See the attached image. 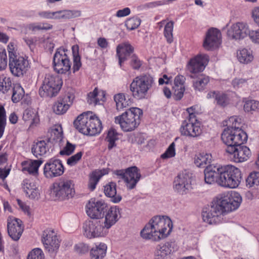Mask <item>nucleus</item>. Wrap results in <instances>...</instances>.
Wrapping results in <instances>:
<instances>
[{"mask_svg":"<svg viewBox=\"0 0 259 259\" xmlns=\"http://www.w3.org/2000/svg\"><path fill=\"white\" fill-rule=\"evenodd\" d=\"M83 234L88 238L104 237L108 233V229L103 223V219H92L83 224Z\"/></svg>","mask_w":259,"mask_h":259,"instance_id":"423d86ee","label":"nucleus"},{"mask_svg":"<svg viewBox=\"0 0 259 259\" xmlns=\"http://www.w3.org/2000/svg\"><path fill=\"white\" fill-rule=\"evenodd\" d=\"M49 141H38L34 142L31 147V152L36 158L45 155L49 150Z\"/></svg>","mask_w":259,"mask_h":259,"instance_id":"cd10ccee","label":"nucleus"},{"mask_svg":"<svg viewBox=\"0 0 259 259\" xmlns=\"http://www.w3.org/2000/svg\"><path fill=\"white\" fill-rule=\"evenodd\" d=\"M134 51V48L128 42L119 45L116 48V54L119 60V64L121 66L122 62L127 59Z\"/></svg>","mask_w":259,"mask_h":259,"instance_id":"a878e982","label":"nucleus"},{"mask_svg":"<svg viewBox=\"0 0 259 259\" xmlns=\"http://www.w3.org/2000/svg\"><path fill=\"white\" fill-rule=\"evenodd\" d=\"M25 193L29 198L32 199L37 200L40 197L39 191L36 185L31 189H29V190H28V191L26 192Z\"/></svg>","mask_w":259,"mask_h":259,"instance_id":"e2e57ef3","label":"nucleus"},{"mask_svg":"<svg viewBox=\"0 0 259 259\" xmlns=\"http://www.w3.org/2000/svg\"><path fill=\"white\" fill-rule=\"evenodd\" d=\"M258 185L259 172L253 171L251 172L246 179V186L248 188H251Z\"/></svg>","mask_w":259,"mask_h":259,"instance_id":"79ce46f5","label":"nucleus"},{"mask_svg":"<svg viewBox=\"0 0 259 259\" xmlns=\"http://www.w3.org/2000/svg\"><path fill=\"white\" fill-rule=\"evenodd\" d=\"M42 242L45 249L51 253H56L60 246V241L53 230H46L44 231Z\"/></svg>","mask_w":259,"mask_h":259,"instance_id":"f3484780","label":"nucleus"},{"mask_svg":"<svg viewBox=\"0 0 259 259\" xmlns=\"http://www.w3.org/2000/svg\"><path fill=\"white\" fill-rule=\"evenodd\" d=\"M174 22L170 21L166 23L164 27V35L166 38L168 43L170 44L173 41L172 31Z\"/></svg>","mask_w":259,"mask_h":259,"instance_id":"c03bdc74","label":"nucleus"},{"mask_svg":"<svg viewBox=\"0 0 259 259\" xmlns=\"http://www.w3.org/2000/svg\"><path fill=\"white\" fill-rule=\"evenodd\" d=\"M172 223L166 216L153 217L141 231V237L145 239L159 241L166 238L171 232Z\"/></svg>","mask_w":259,"mask_h":259,"instance_id":"f03ea898","label":"nucleus"},{"mask_svg":"<svg viewBox=\"0 0 259 259\" xmlns=\"http://www.w3.org/2000/svg\"><path fill=\"white\" fill-rule=\"evenodd\" d=\"M108 206L104 201L91 199L86 205V212L92 219H103Z\"/></svg>","mask_w":259,"mask_h":259,"instance_id":"f8f14e48","label":"nucleus"},{"mask_svg":"<svg viewBox=\"0 0 259 259\" xmlns=\"http://www.w3.org/2000/svg\"><path fill=\"white\" fill-rule=\"evenodd\" d=\"M227 173L229 175V188L234 189L238 187L242 179L240 169L232 165H227Z\"/></svg>","mask_w":259,"mask_h":259,"instance_id":"5701e85b","label":"nucleus"},{"mask_svg":"<svg viewBox=\"0 0 259 259\" xmlns=\"http://www.w3.org/2000/svg\"><path fill=\"white\" fill-rule=\"evenodd\" d=\"M223 213L221 206L214 200L210 207L207 210L203 211L202 215L204 222L209 224H213L221 221Z\"/></svg>","mask_w":259,"mask_h":259,"instance_id":"ddd939ff","label":"nucleus"},{"mask_svg":"<svg viewBox=\"0 0 259 259\" xmlns=\"http://www.w3.org/2000/svg\"><path fill=\"white\" fill-rule=\"evenodd\" d=\"M7 230L9 236L14 241H18L24 231L22 222L13 216L9 217L7 219Z\"/></svg>","mask_w":259,"mask_h":259,"instance_id":"dca6fc26","label":"nucleus"},{"mask_svg":"<svg viewBox=\"0 0 259 259\" xmlns=\"http://www.w3.org/2000/svg\"><path fill=\"white\" fill-rule=\"evenodd\" d=\"M130 65L134 69L138 70L142 65V62L136 55L133 54L131 57Z\"/></svg>","mask_w":259,"mask_h":259,"instance_id":"69168bd1","label":"nucleus"},{"mask_svg":"<svg viewBox=\"0 0 259 259\" xmlns=\"http://www.w3.org/2000/svg\"><path fill=\"white\" fill-rule=\"evenodd\" d=\"M175 147V144L174 142H172L169 146L165 152L161 155V157L163 159H166L175 156L176 155Z\"/></svg>","mask_w":259,"mask_h":259,"instance_id":"6e6d98bb","label":"nucleus"},{"mask_svg":"<svg viewBox=\"0 0 259 259\" xmlns=\"http://www.w3.org/2000/svg\"><path fill=\"white\" fill-rule=\"evenodd\" d=\"M114 99L116 102V109L118 110L125 108L128 105L125 101V96L123 94L119 93L115 95Z\"/></svg>","mask_w":259,"mask_h":259,"instance_id":"49530a36","label":"nucleus"},{"mask_svg":"<svg viewBox=\"0 0 259 259\" xmlns=\"http://www.w3.org/2000/svg\"><path fill=\"white\" fill-rule=\"evenodd\" d=\"M98 90L95 88L93 92H90L88 96V103L89 104L96 105L99 102V99L97 98Z\"/></svg>","mask_w":259,"mask_h":259,"instance_id":"bf43d9fd","label":"nucleus"},{"mask_svg":"<svg viewBox=\"0 0 259 259\" xmlns=\"http://www.w3.org/2000/svg\"><path fill=\"white\" fill-rule=\"evenodd\" d=\"M7 63L6 51L4 48H0V70L6 69L7 66Z\"/></svg>","mask_w":259,"mask_h":259,"instance_id":"603ef678","label":"nucleus"},{"mask_svg":"<svg viewBox=\"0 0 259 259\" xmlns=\"http://www.w3.org/2000/svg\"><path fill=\"white\" fill-rule=\"evenodd\" d=\"M75 250L77 253L83 254L89 251V247L85 243H79L75 246Z\"/></svg>","mask_w":259,"mask_h":259,"instance_id":"0e129e2a","label":"nucleus"},{"mask_svg":"<svg viewBox=\"0 0 259 259\" xmlns=\"http://www.w3.org/2000/svg\"><path fill=\"white\" fill-rule=\"evenodd\" d=\"M53 194L56 199L64 200L72 198L75 194L72 181L68 180H60L54 184Z\"/></svg>","mask_w":259,"mask_h":259,"instance_id":"0eeeda50","label":"nucleus"},{"mask_svg":"<svg viewBox=\"0 0 259 259\" xmlns=\"http://www.w3.org/2000/svg\"><path fill=\"white\" fill-rule=\"evenodd\" d=\"M193 80V86L195 91L199 92L203 91L209 82V77L203 74H201L195 77V75H191Z\"/></svg>","mask_w":259,"mask_h":259,"instance_id":"c756f323","label":"nucleus"},{"mask_svg":"<svg viewBox=\"0 0 259 259\" xmlns=\"http://www.w3.org/2000/svg\"><path fill=\"white\" fill-rule=\"evenodd\" d=\"M209 61V57L207 55H198L191 59L188 65V69L192 73L202 71Z\"/></svg>","mask_w":259,"mask_h":259,"instance_id":"aec40b11","label":"nucleus"},{"mask_svg":"<svg viewBox=\"0 0 259 259\" xmlns=\"http://www.w3.org/2000/svg\"><path fill=\"white\" fill-rule=\"evenodd\" d=\"M83 153L79 152L68 158L67 164L70 166H73L77 164L82 156Z\"/></svg>","mask_w":259,"mask_h":259,"instance_id":"13d9d810","label":"nucleus"},{"mask_svg":"<svg viewBox=\"0 0 259 259\" xmlns=\"http://www.w3.org/2000/svg\"><path fill=\"white\" fill-rule=\"evenodd\" d=\"M42 162L43 161L41 159L23 161L22 163V171H27L29 174L36 176L38 174V168Z\"/></svg>","mask_w":259,"mask_h":259,"instance_id":"bb28decb","label":"nucleus"},{"mask_svg":"<svg viewBox=\"0 0 259 259\" xmlns=\"http://www.w3.org/2000/svg\"><path fill=\"white\" fill-rule=\"evenodd\" d=\"M172 89L174 98L177 100L181 99L183 97L184 92L185 90V87L174 86Z\"/></svg>","mask_w":259,"mask_h":259,"instance_id":"4d7b16f0","label":"nucleus"},{"mask_svg":"<svg viewBox=\"0 0 259 259\" xmlns=\"http://www.w3.org/2000/svg\"><path fill=\"white\" fill-rule=\"evenodd\" d=\"M64 170L60 160L51 159L44 166V174L46 178H52L62 175Z\"/></svg>","mask_w":259,"mask_h":259,"instance_id":"a211bd4d","label":"nucleus"},{"mask_svg":"<svg viewBox=\"0 0 259 259\" xmlns=\"http://www.w3.org/2000/svg\"><path fill=\"white\" fill-rule=\"evenodd\" d=\"M53 108L54 112L56 114L61 115L67 111L69 107L60 99L54 104Z\"/></svg>","mask_w":259,"mask_h":259,"instance_id":"37998d69","label":"nucleus"},{"mask_svg":"<svg viewBox=\"0 0 259 259\" xmlns=\"http://www.w3.org/2000/svg\"><path fill=\"white\" fill-rule=\"evenodd\" d=\"M141 19L137 17H133L127 19L125 22V26L130 30L137 28L141 24Z\"/></svg>","mask_w":259,"mask_h":259,"instance_id":"de8ad7c7","label":"nucleus"},{"mask_svg":"<svg viewBox=\"0 0 259 259\" xmlns=\"http://www.w3.org/2000/svg\"><path fill=\"white\" fill-rule=\"evenodd\" d=\"M63 19H70L81 16V11L78 10H62Z\"/></svg>","mask_w":259,"mask_h":259,"instance_id":"3c124183","label":"nucleus"},{"mask_svg":"<svg viewBox=\"0 0 259 259\" xmlns=\"http://www.w3.org/2000/svg\"><path fill=\"white\" fill-rule=\"evenodd\" d=\"M221 165H208L204 171V181L208 184H217Z\"/></svg>","mask_w":259,"mask_h":259,"instance_id":"393cba45","label":"nucleus"},{"mask_svg":"<svg viewBox=\"0 0 259 259\" xmlns=\"http://www.w3.org/2000/svg\"><path fill=\"white\" fill-rule=\"evenodd\" d=\"M192 174L185 171L179 174L175 178L174 189L181 195L187 194L192 189Z\"/></svg>","mask_w":259,"mask_h":259,"instance_id":"9b49d317","label":"nucleus"},{"mask_svg":"<svg viewBox=\"0 0 259 259\" xmlns=\"http://www.w3.org/2000/svg\"><path fill=\"white\" fill-rule=\"evenodd\" d=\"M72 54L73 57V65L72 67L73 72L78 71L81 66L80 57L78 54V47L73 46L72 47Z\"/></svg>","mask_w":259,"mask_h":259,"instance_id":"58836bf2","label":"nucleus"},{"mask_svg":"<svg viewBox=\"0 0 259 259\" xmlns=\"http://www.w3.org/2000/svg\"><path fill=\"white\" fill-rule=\"evenodd\" d=\"M27 259H45V257L40 249L35 248L29 253Z\"/></svg>","mask_w":259,"mask_h":259,"instance_id":"5fc2aeb1","label":"nucleus"},{"mask_svg":"<svg viewBox=\"0 0 259 259\" xmlns=\"http://www.w3.org/2000/svg\"><path fill=\"white\" fill-rule=\"evenodd\" d=\"M25 193L29 198L32 199L37 200L40 197L39 191L36 185L31 189H29V190H28V191L26 192Z\"/></svg>","mask_w":259,"mask_h":259,"instance_id":"680f3d73","label":"nucleus"},{"mask_svg":"<svg viewBox=\"0 0 259 259\" xmlns=\"http://www.w3.org/2000/svg\"><path fill=\"white\" fill-rule=\"evenodd\" d=\"M104 224L109 230L121 218L120 209L117 206L110 207L107 208L104 215Z\"/></svg>","mask_w":259,"mask_h":259,"instance_id":"412c9836","label":"nucleus"},{"mask_svg":"<svg viewBox=\"0 0 259 259\" xmlns=\"http://www.w3.org/2000/svg\"><path fill=\"white\" fill-rule=\"evenodd\" d=\"M107 246L105 243H101L93 247L90 252L91 259H103L106 255Z\"/></svg>","mask_w":259,"mask_h":259,"instance_id":"473e14b6","label":"nucleus"},{"mask_svg":"<svg viewBox=\"0 0 259 259\" xmlns=\"http://www.w3.org/2000/svg\"><path fill=\"white\" fill-rule=\"evenodd\" d=\"M10 54L9 67L11 73L16 76H22L28 64L27 60L23 57Z\"/></svg>","mask_w":259,"mask_h":259,"instance_id":"4468645a","label":"nucleus"},{"mask_svg":"<svg viewBox=\"0 0 259 259\" xmlns=\"http://www.w3.org/2000/svg\"><path fill=\"white\" fill-rule=\"evenodd\" d=\"M244 109L246 112L258 110L259 102L254 100H247L244 105Z\"/></svg>","mask_w":259,"mask_h":259,"instance_id":"8fccbe9b","label":"nucleus"},{"mask_svg":"<svg viewBox=\"0 0 259 259\" xmlns=\"http://www.w3.org/2000/svg\"><path fill=\"white\" fill-rule=\"evenodd\" d=\"M211 155L208 153H199L196 155L194 159L195 164L199 167H206L211 161Z\"/></svg>","mask_w":259,"mask_h":259,"instance_id":"f704fd0d","label":"nucleus"},{"mask_svg":"<svg viewBox=\"0 0 259 259\" xmlns=\"http://www.w3.org/2000/svg\"><path fill=\"white\" fill-rule=\"evenodd\" d=\"M91 117H92V112L91 111L83 112L80 114L73 122L75 127L80 133L85 135H88L87 132H84V129H89V122L91 121Z\"/></svg>","mask_w":259,"mask_h":259,"instance_id":"b1692460","label":"nucleus"},{"mask_svg":"<svg viewBox=\"0 0 259 259\" xmlns=\"http://www.w3.org/2000/svg\"><path fill=\"white\" fill-rule=\"evenodd\" d=\"M250 32V30L246 23L237 22L232 24L228 30L227 35L232 39L241 40L249 36Z\"/></svg>","mask_w":259,"mask_h":259,"instance_id":"2eb2a0df","label":"nucleus"},{"mask_svg":"<svg viewBox=\"0 0 259 259\" xmlns=\"http://www.w3.org/2000/svg\"><path fill=\"white\" fill-rule=\"evenodd\" d=\"M237 57L238 61L243 64L250 63L253 59L252 51L245 48L237 52Z\"/></svg>","mask_w":259,"mask_h":259,"instance_id":"c9c22d12","label":"nucleus"},{"mask_svg":"<svg viewBox=\"0 0 259 259\" xmlns=\"http://www.w3.org/2000/svg\"><path fill=\"white\" fill-rule=\"evenodd\" d=\"M221 33L217 28L209 29L203 42L204 48L207 50L218 48L221 44Z\"/></svg>","mask_w":259,"mask_h":259,"instance_id":"6ab92c4d","label":"nucleus"},{"mask_svg":"<svg viewBox=\"0 0 259 259\" xmlns=\"http://www.w3.org/2000/svg\"><path fill=\"white\" fill-rule=\"evenodd\" d=\"M23 119L25 121H31L30 127L36 126L39 122V118L37 113L32 109L28 108L24 110Z\"/></svg>","mask_w":259,"mask_h":259,"instance_id":"72a5a7b5","label":"nucleus"},{"mask_svg":"<svg viewBox=\"0 0 259 259\" xmlns=\"http://www.w3.org/2000/svg\"><path fill=\"white\" fill-rule=\"evenodd\" d=\"M89 122V129H84V132H87L89 136H95L100 133L102 130V123L100 120L92 113V117Z\"/></svg>","mask_w":259,"mask_h":259,"instance_id":"c85d7f7f","label":"nucleus"},{"mask_svg":"<svg viewBox=\"0 0 259 259\" xmlns=\"http://www.w3.org/2000/svg\"><path fill=\"white\" fill-rule=\"evenodd\" d=\"M14 84L10 77L5 74L0 76V90L3 93H7L11 89L13 90Z\"/></svg>","mask_w":259,"mask_h":259,"instance_id":"4c0bfd02","label":"nucleus"},{"mask_svg":"<svg viewBox=\"0 0 259 259\" xmlns=\"http://www.w3.org/2000/svg\"><path fill=\"white\" fill-rule=\"evenodd\" d=\"M24 92L19 84H14L12 90V100L14 103L18 102L22 99Z\"/></svg>","mask_w":259,"mask_h":259,"instance_id":"a19ab883","label":"nucleus"},{"mask_svg":"<svg viewBox=\"0 0 259 259\" xmlns=\"http://www.w3.org/2000/svg\"><path fill=\"white\" fill-rule=\"evenodd\" d=\"M182 135L195 138L199 136L202 132L200 123H192L183 121L180 127Z\"/></svg>","mask_w":259,"mask_h":259,"instance_id":"4be33fe9","label":"nucleus"},{"mask_svg":"<svg viewBox=\"0 0 259 259\" xmlns=\"http://www.w3.org/2000/svg\"><path fill=\"white\" fill-rule=\"evenodd\" d=\"M215 101L218 105L222 107H225L229 103V100L226 95L219 93L216 96Z\"/></svg>","mask_w":259,"mask_h":259,"instance_id":"052dcab7","label":"nucleus"},{"mask_svg":"<svg viewBox=\"0 0 259 259\" xmlns=\"http://www.w3.org/2000/svg\"><path fill=\"white\" fill-rule=\"evenodd\" d=\"M6 125V113L4 107L0 105V139L2 137Z\"/></svg>","mask_w":259,"mask_h":259,"instance_id":"09e8293b","label":"nucleus"},{"mask_svg":"<svg viewBox=\"0 0 259 259\" xmlns=\"http://www.w3.org/2000/svg\"><path fill=\"white\" fill-rule=\"evenodd\" d=\"M219 205L221 206L223 212H228L237 209L242 202V197L239 193L234 192L217 198L215 199Z\"/></svg>","mask_w":259,"mask_h":259,"instance_id":"6e6552de","label":"nucleus"},{"mask_svg":"<svg viewBox=\"0 0 259 259\" xmlns=\"http://www.w3.org/2000/svg\"><path fill=\"white\" fill-rule=\"evenodd\" d=\"M227 172V165H221L219 177L218 179L217 184L222 187L229 188L228 173Z\"/></svg>","mask_w":259,"mask_h":259,"instance_id":"e433bc0d","label":"nucleus"},{"mask_svg":"<svg viewBox=\"0 0 259 259\" xmlns=\"http://www.w3.org/2000/svg\"><path fill=\"white\" fill-rule=\"evenodd\" d=\"M157 247L167 255L176 251L178 249L177 244L175 241L167 242L158 245Z\"/></svg>","mask_w":259,"mask_h":259,"instance_id":"ea45409f","label":"nucleus"},{"mask_svg":"<svg viewBox=\"0 0 259 259\" xmlns=\"http://www.w3.org/2000/svg\"><path fill=\"white\" fill-rule=\"evenodd\" d=\"M64 49L60 48L56 52L53 58L54 70L59 74H70L71 63Z\"/></svg>","mask_w":259,"mask_h":259,"instance_id":"1a4fd4ad","label":"nucleus"},{"mask_svg":"<svg viewBox=\"0 0 259 259\" xmlns=\"http://www.w3.org/2000/svg\"><path fill=\"white\" fill-rule=\"evenodd\" d=\"M154 83L153 78L149 74L136 77L130 84L133 96L136 99L142 100L147 97L148 92Z\"/></svg>","mask_w":259,"mask_h":259,"instance_id":"7ed1b4c3","label":"nucleus"},{"mask_svg":"<svg viewBox=\"0 0 259 259\" xmlns=\"http://www.w3.org/2000/svg\"><path fill=\"white\" fill-rule=\"evenodd\" d=\"M108 142V149H112L116 146L115 141L118 139L117 134L116 131L113 129L109 130L107 136L106 138Z\"/></svg>","mask_w":259,"mask_h":259,"instance_id":"a18cd8bd","label":"nucleus"},{"mask_svg":"<svg viewBox=\"0 0 259 259\" xmlns=\"http://www.w3.org/2000/svg\"><path fill=\"white\" fill-rule=\"evenodd\" d=\"M142 115L143 111L141 109L131 108L121 115L115 117V122L120 124L123 131H132L140 123V118Z\"/></svg>","mask_w":259,"mask_h":259,"instance_id":"20e7f679","label":"nucleus"},{"mask_svg":"<svg viewBox=\"0 0 259 259\" xmlns=\"http://www.w3.org/2000/svg\"><path fill=\"white\" fill-rule=\"evenodd\" d=\"M240 118L232 116L229 122L232 123L225 128L221 135L223 143L227 146L226 151L233 156L236 162H241L248 159L251 155L250 149L242 145L247 140V135L240 127Z\"/></svg>","mask_w":259,"mask_h":259,"instance_id":"f257e3e1","label":"nucleus"},{"mask_svg":"<svg viewBox=\"0 0 259 259\" xmlns=\"http://www.w3.org/2000/svg\"><path fill=\"white\" fill-rule=\"evenodd\" d=\"M62 85V80L58 75L46 74L39 90V95L43 98L56 96Z\"/></svg>","mask_w":259,"mask_h":259,"instance_id":"39448f33","label":"nucleus"},{"mask_svg":"<svg viewBox=\"0 0 259 259\" xmlns=\"http://www.w3.org/2000/svg\"><path fill=\"white\" fill-rule=\"evenodd\" d=\"M114 174L120 176L124 180L127 188L129 190L136 187L141 177L140 170L136 166H132L125 170H116L114 171Z\"/></svg>","mask_w":259,"mask_h":259,"instance_id":"9d476101","label":"nucleus"},{"mask_svg":"<svg viewBox=\"0 0 259 259\" xmlns=\"http://www.w3.org/2000/svg\"><path fill=\"white\" fill-rule=\"evenodd\" d=\"M108 169H102L101 170H95L90 175V179L88 187L91 191H93L96 187L100 179L105 175L108 174Z\"/></svg>","mask_w":259,"mask_h":259,"instance_id":"2f4dec72","label":"nucleus"},{"mask_svg":"<svg viewBox=\"0 0 259 259\" xmlns=\"http://www.w3.org/2000/svg\"><path fill=\"white\" fill-rule=\"evenodd\" d=\"M232 83L234 88L238 89L245 86L247 81L245 79L236 78L233 80Z\"/></svg>","mask_w":259,"mask_h":259,"instance_id":"774afa93","label":"nucleus"},{"mask_svg":"<svg viewBox=\"0 0 259 259\" xmlns=\"http://www.w3.org/2000/svg\"><path fill=\"white\" fill-rule=\"evenodd\" d=\"M75 147V145L67 141L65 146L63 150L60 151L59 153L61 155H70L74 152Z\"/></svg>","mask_w":259,"mask_h":259,"instance_id":"864d4df0","label":"nucleus"},{"mask_svg":"<svg viewBox=\"0 0 259 259\" xmlns=\"http://www.w3.org/2000/svg\"><path fill=\"white\" fill-rule=\"evenodd\" d=\"M75 96L73 91L67 92V93L64 96V97L61 99L65 104H67L69 107L72 104L73 101L74 99Z\"/></svg>","mask_w":259,"mask_h":259,"instance_id":"338daca9","label":"nucleus"},{"mask_svg":"<svg viewBox=\"0 0 259 259\" xmlns=\"http://www.w3.org/2000/svg\"><path fill=\"white\" fill-rule=\"evenodd\" d=\"M104 193L106 196L111 198L114 203H118L122 199L121 196L117 194L116 185L114 182H110L105 186Z\"/></svg>","mask_w":259,"mask_h":259,"instance_id":"7c9ffc66","label":"nucleus"}]
</instances>
